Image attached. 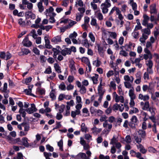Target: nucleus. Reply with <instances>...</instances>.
Here are the masks:
<instances>
[{
    "mask_svg": "<svg viewBox=\"0 0 159 159\" xmlns=\"http://www.w3.org/2000/svg\"><path fill=\"white\" fill-rule=\"evenodd\" d=\"M146 136L145 131L142 129L136 131L133 135L134 140L138 143H140L142 141V138H144Z\"/></svg>",
    "mask_w": 159,
    "mask_h": 159,
    "instance_id": "f257e3e1",
    "label": "nucleus"
},
{
    "mask_svg": "<svg viewBox=\"0 0 159 159\" xmlns=\"http://www.w3.org/2000/svg\"><path fill=\"white\" fill-rule=\"evenodd\" d=\"M17 128L19 130H20L19 134L20 135V136L26 135L30 129L29 125L24 124H21L20 125H18Z\"/></svg>",
    "mask_w": 159,
    "mask_h": 159,
    "instance_id": "f03ea898",
    "label": "nucleus"
},
{
    "mask_svg": "<svg viewBox=\"0 0 159 159\" xmlns=\"http://www.w3.org/2000/svg\"><path fill=\"white\" fill-rule=\"evenodd\" d=\"M111 6L110 0H105V2L102 3L100 6V8L103 14H106L108 12V8Z\"/></svg>",
    "mask_w": 159,
    "mask_h": 159,
    "instance_id": "7ed1b4c3",
    "label": "nucleus"
},
{
    "mask_svg": "<svg viewBox=\"0 0 159 159\" xmlns=\"http://www.w3.org/2000/svg\"><path fill=\"white\" fill-rule=\"evenodd\" d=\"M112 97L116 103L120 102L124 103V102L125 98L124 97L121 95L119 96L116 92H114L113 93Z\"/></svg>",
    "mask_w": 159,
    "mask_h": 159,
    "instance_id": "20e7f679",
    "label": "nucleus"
},
{
    "mask_svg": "<svg viewBox=\"0 0 159 159\" xmlns=\"http://www.w3.org/2000/svg\"><path fill=\"white\" fill-rule=\"evenodd\" d=\"M144 52L145 54L143 55V57L145 60H147L148 59H149V60L152 59V56L149 50L147 48H144Z\"/></svg>",
    "mask_w": 159,
    "mask_h": 159,
    "instance_id": "39448f33",
    "label": "nucleus"
},
{
    "mask_svg": "<svg viewBox=\"0 0 159 159\" xmlns=\"http://www.w3.org/2000/svg\"><path fill=\"white\" fill-rule=\"evenodd\" d=\"M135 46V44L134 43L129 42L128 43L125 44L124 47L126 51H130L133 50Z\"/></svg>",
    "mask_w": 159,
    "mask_h": 159,
    "instance_id": "423d86ee",
    "label": "nucleus"
},
{
    "mask_svg": "<svg viewBox=\"0 0 159 159\" xmlns=\"http://www.w3.org/2000/svg\"><path fill=\"white\" fill-rule=\"evenodd\" d=\"M53 11L54 9L52 7H50L49 9H46L44 13L47 16H55L56 14L53 12Z\"/></svg>",
    "mask_w": 159,
    "mask_h": 159,
    "instance_id": "0eeeda50",
    "label": "nucleus"
},
{
    "mask_svg": "<svg viewBox=\"0 0 159 159\" xmlns=\"http://www.w3.org/2000/svg\"><path fill=\"white\" fill-rule=\"evenodd\" d=\"M22 44L25 47H29L32 45V42L30 41L28 36H27L23 39Z\"/></svg>",
    "mask_w": 159,
    "mask_h": 159,
    "instance_id": "6e6552de",
    "label": "nucleus"
},
{
    "mask_svg": "<svg viewBox=\"0 0 159 159\" xmlns=\"http://www.w3.org/2000/svg\"><path fill=\"white\" fill-rule=\"evenodd\" d=\"M90 111L91 114H94L97 113L99 116H101L103 113V111L100 110H97L95 109L93 107H91L90 109Z\"/></svg>",
    "mask_w": 159,
    "mask_h": 159,
    "instance_id": "1a4fd4ad",
    "label": "nucleus"
},
{
    "mask_svg": "<svg viewBox=\"0 0 159 159\" xmlns=\"http://www.w3.org/2000/svg\"><path fill=\"white\" fill-rule=\"evenodd\" d=\"M136 79L134 82L136 84H139L141 81V74L140 71L138 72L135 74Z\"/></svg>",
    "mask_w": 159,
    "mask_h": 159,
    "instance_id": "9d476101",
    "label": "nucleus"
},
{
    "mask_svg": "<svg viewBox=\"0 0 159 159\" xmlns=\"http://www.w3.org/2000/svg\"><path fill=\"white\" fill-rule=\"evenodd\" d=\"M52 43L55 44H57L62 41L61 36L58 35L53 37L51 40Z\"/></svg>",
    "mask_w": 159,
    "mask_h": 159,
    "instance_id": "9b49d317",
    "label": "nucleus"
},
{
    "mask_svg": "<svg viewBox=\"0 0 159 159\" xmlns=\"http://www.w3.org/2000/svg\"><path fill=\"white\" fill-rule=\"evenodd\" d=\"M138 97L139 99L145 102L148 101L150 98L148 94L143 95L142 93L139 94Z\"/></svg>",
    "mask_w": 159,
    "mask_h": 159,
    "instance_id": "f8f14e48",
    "label": "nucleus"
},
{
    "mask_svg": "<svg viewBox=\"0 0 159 159\" xmlns=\"http://www.w3.org/2000/svg\"><path fill=\"white\" fill-rule=\"evenodd\" d=\"M140 105L141 106H142V109L143 110L148 111L149 107V103L148 101H146L144 102H141Z\"/></svg>",
    "mask_w": 159,
    "mask_h": 159,
    "instance_id": "ddd939ff",
    "label": "nucleus"
},
{
    "mask_svg": "<svg viewBox=\"0 0 159 159\" xmlns=\"http://www.w3.org/2000/svg\"><path fill=\"white\" fill-rule=\"evenodd\" d=\"M37 110L35 105L34 104H31V107L26 109L25 111L28 113L31 114L36 111Z\"/></svg>",
    "mask_w": 159,
    "mask_h": 159,
    "instance_id": "4468645a",
    "label": "nucleus"
},
{
    "mask_svg": "<svg viewBox=\"0 0 159 159\" xmlns=\"http://www.w3.org/2000/svg\"><path fill=\"white\" fill-rule=\"evenodd\" d=\"M94 13L96 17L99 20L101 21L103 19V16L100 10L95 11Z\"/></svg>",
    "mask_w": 159,
    "mask_h": 159,
    "instance_id": "2eb2a0df",
    "label": "nucleus"
},
{
    "mask_svg": "<svg viewBox=\"0 0 159 159\" xmlns=\"http://www.w3.org/2000/svg\"><path fill=\"white\" fill-rule=\"evenodd\" d=\"M69 68L72 72L75 73L76 69L75 65V62L72 60H70V61Z\"/></svg>",
    "mask_w": 159,
    "mask_h": 159,
    "instance_id": "dca6fc26",
    "label": "nucleus"
},
{
    "mask_svg": "<svg viewBox=\"0 0 159 159\" xmlns=\"http://www.w3.org/2000/svg\"><path fill=\"white\" fill-rule=\"evenodd\" d=\"M136 147L138 149H139V151L143 154H145L147 152V150L146 149L143 145L140 144L138 143L136 145Z\"/></svg>",
    "mask_w": 159,
    "mask_h": 159,
    "instance_id": "f3484780",
    "label": "nucleus"
},
{
    "mask_svg": "<svg viewBox=\"0 0 159 159\" xmlns=\"http://www.w3.org/2000/svg\"><path fill=\"white\" fill-rule=\"evenodd\" d=\"M134 89L132 87L129 91V95L130 98V99H135L136 95L134 93Z\"/></svg>",
    "mask_w": 159,
    "mask_h": 159,
    "instance_id": "a211bd4d",
    "label": "nucleus"
},
{
    "mask_svg": "<svg viewBox=\"0 0 159 159\" xmlns=\"http://www.w3.org/2000/svg\"><path fill=\"white\" fill-rule=\"evenodd\" d=\"M71 52L70 49L68 48H65L61 51V53L64 56H66V55H70Z\"/></svg>",
    "mask_w": 159,
    "mask_h": 159,
    "instance_id": "6ab92c4d",
    "label": "nucleus"
},
{
    "mask_svg": "<svg viewBox=\"0 0 159 159\" xmlns=\"http://www.w3.org/2000/svg\"><path fill=\"white\" fill-rule=\"evenodd\" d=\"M41 19L39 17H38L35 20V23L32 25L31 27L36 29L40 27V25L39 24L41 21Z\"/></svg>",
    "mask_w": 159,
    "mask_h": 159,
    "instance_id": "aec40b11",
    "label": "nucleus"
},
{
    "mask_svg": "<svg viewBox=\"0 0 159 159\" xmlns=\"http://www.w3.org/2000/svg\"><path fill=\"white\" fill-rule=\"evenodd\" d=\"M102 81L101 80L100 81L99 85L98 87V91L99 94L101 95H103L105 91L103 90L102 86L103 85L102 84Z\"/></svg>",
    "mask_w": 159,
    "mask_h": 159,
    "instance_id": "412c9836",
    "label": "nucleus"
},
{
    "mask_svg": "<svg viewBox=\"0 0 159 159\" xmlns=\"http://www.w3.org/2000/svg\"><path fill=\"white\" fill-rule=\"evenodd\" d=\"M76 157L78 159H90L89 157H87L85 153L83 152H80L77 155Z\"/></svg>",
    "mask_w": 159,
    "mask_h": 159,
    "instance_id": "4be33fe9",
    "label": "nucleus"
},
{
    "mask_svg": "<svg viewBox=\"0 0 159 159\" xmlns=\"http://www.w3.org/2000/svg\"><path fill=\"white\" fill-rule=\"evenodd\" d=\"M107 121L106 120L103 124V127L105 128L107 131H110L112 127V125L111 124H108Z\"/></svg>",
    "mask_w": 159,
    "mask_h": 159,
    "instance_id": "5701e85b",
    "label": "nucleus"
},
{
    "mask_svg": "<svg viewBox=\"0 0 159 159\" xmlns=\"http://www.w3.org/2000/svg\"><path fill=\"white\" fill-rule=\"evenodd\" d=\"M124 79L125 81H127L132 83L134 80V78L132 76H129L128 75H126L124 76Z\"/></svg>",
    "mask_w": 159,
    "mask_h": 159,
    "instance_id": "b1692460",
    "label": "nucleus"
},
{
    "mask_svg": "<svg viewBox=\"0 0 159 159\" xmlns=\"http://www.w3.org/2000/svg\"><path fill=\"white\" fill-rule=\"evenodd\" d=\"M91 130L93 133L94 134H97L102 131V129L101 128H97L96 126H94L91 129Z\"/></svg>",
    "mask_w": 159,
    "mask_h": 159,
    "instance_id": "393cba45",
    "label": "nucleus"
},
{
    "mask_svg": "<svg viewBox=\"0 0 159 159\" xmlns=\"http://www.w3.org/2000/svg\"><path fill=\"white\" fill-rule=\"evenodd\" d=\"M92 64L93 66L96 67H98L101 65V62L99 58L97 57L96 60L93 61Z\"/></svg>",
    "mask_w": 159,
    "mask_h": 159,
    "instance_id": "a878e982",
    "label": "nucleus"
},
{
    "mask_svg": "<svg viewBox=\"0 0 159 159\" xmlns=\"http://www.w3.org/2000/svg\"><path fill=\"white\" fill-rule=\"evenodd\" d=\"M143 20L142 22V24L143 25L146 26L147 24L148 23V21L149 19V17L146 14H144L143 16Z\"/></svg>",
    "mask_w": 159,
    "mask_h": 159,
    "instance_id": "bb28decb",
    "label": "nucleus"
},
{
    "mask_svg": "<svg viewBox=\"0 0 159 159\" xmlns=\"http://www.w3.org/2000/svg\"><path fill=\"white\" fill-rule=\"evenodd\" d=\"M25 15L28 18H30L32 19H35L36 17L35 15L31 11L26 12L25 13Z\"/></svg>",
    "mask_w": 159,
    "mask_h": 159,
    "instance_id": "cd10ccee",
    "label": "nucleus"
},
{
    "mask_svg": "<svg viewBox=\"0 0 159 159\" xmlns=\"http://www.w3.org/2000/svg\"><path fill=\"white\" fill-rule=\"evenodd\" d=\"M150 12L151 14H156L157 10L156 8V6L155 4H153L150 6Z\"/></svg>",
    "mask_w": 159,
    "mask_h": 159,
    "instance_id": "c85d7f7f",
    "label": "nucleus"
},
{
    "mask_svg": "<svg viewBox=\"0 0 159 159\" xmlns=\"http://www.w3.org/2000/svg\"><path fill=\"white\" fill-rule=\"evenodd\" d=\"M148 36H147V35L142 34V36L139 39V41L142 43L144 45L145 40L148 38Z\"/></svg>",
    "mask_w": 159,
    "mask_h": 159,
    "instance_id": "c756f323",
    "label": "nucleus"
},
{
    "mask_svg": "<svg viewBox=\"0 0 159 159\" xmlns=\"http://www.w3.org/2000/svg\"><path fill=\"white\" fill-rule=\"evenodd\" d=\"M76 23L75 21L69 20L68 21V25L66 26V28H70Z\"/></svg>",
    "mask_w": 159,
    "mask_h": 159,
    "instance_id": "7c9ffc66",
    "label": "nucleus"
},
{
    "mask_svg": "<svg viewBox=\"0 0 159 159\" xmlns=\"http://www.w3.org/2000/svg\"><path fill=\"white\" fill-rule=\"evenodd\" d=\"M75 3V6L76 7H83L84 6L82 0H76Z\"/></svg>",
    "mask_w": 159,
    "mask_h": 159,
    "instance_id": "2f4dec72",
    "label": "nucleus"
},
{
    "mask_svg": "<svg viewBox=\"0 0 159 159\" xmlns=\"http://www.w3.org/2000/svg\"><path fill=\"white\" fill-rule=\"evenodd\" d=\"M120 10L119 8L116 6L114 7L111 10L110 12L109 13V16L112 15L114 12L115 11H116V14Z\"/></svg>",
    "mask_w": 159,
    "mask_h": 159,
    "instance_id": "473e14b6",
    "label": "nucleus"
},
{
    "mask_svg": "<svg viewBox=\"0 0 159 159\" xmlns=\"http://www.w3.org/2000/svg\"><path fill=\"white\" fill-rule=\"evenodd\" d=\"M54 67L55 70L58 73H60L61 72V67L58 63H55L54 64Z\"/></svg>",
    "mask_w": 159,
    "mask_h": 159,
    "instance_id": "72a5a7b5",
    "label": "nucleus"
},
{
    "mask_svg": "<svg viewBox=\"0 0 159 159\" xmlns=\"http://www.w3.org/2000/svg\"><path fill=\"white\" fill-rule=\"evenodd\" d=\"M42 1H41L40 2L38 3V7L39 9V11L40 12H42L44 9V7L42 5Z\"/></svg>",
    "mask_w": 159,
    "mask_h": 159,
    "instance_id": "f704fd0d",
    "label": "nucleus"
},
{
    "mask_svg": "<svg viewBox=\"0 0 159 159\" xmlns=\"http://www.w3.org/2000/svg\"><path fill=\"white\" fill-rule=\"evenodd\" d=\"M98 75L97 74H95L94 76L91 77L94 84H97L98 83Z\"/></svg>",
    "mask_w": 159,
    "mask_h": 159,
    "instance_id": "c9c22d12",
    "label": "nucleus"
},
{
    "mask_svg": "<svg viewBox=\"0 0 159 159\" xmlns=\"http://www.w3.org/2000/svg\"><path fill=\"white\" fill-rule=\"evenodd\" d=\"M143 32L142 34L147 35V36L151 33V31L150 29L148 28H146L142 30Z\"/></svg>",
    "mask_w": 159,
    "mask_h": 159,
    "instance_id": "e433bc0d",
    "label": "nucleus"
},
{
    "mask_svg": "<svg viewBox=\"0 0 159 159\" xmlns=\"http://www.w3.org/2000/svg\"><path fill=\"white\" fill-rule=\"evenodd\" d=\"M59 89L61 91H65L66 90V86L63 82H61L59 85Z\"/></svg>",
    "mask_w": 159,
    "mask_h": 159,
    "instance_id": "4c0bfd02",
    "label": "nucleus"
},
{
    "mask_svg": "<svg viewBox=\"0 0 159 159\" xmlns=\"http://www.w3.org/2000/svg\"><path fill=\"white\" fill-rule=\"evenodd\" d=\"M55 93V90L53 88H52L51 91L50 92V98L52 100H54L56 98Z\"/></svg>",
    "mask_w": 159,
    "mask_h": 159,
    "instance_id": "58836bf2",
    "label": "nucleus"
},
{
    "mask_svg": "<svg viewBox=\"0 0 159 159\" xmlns=\"http://www.w3.org/2000/svg\"><path fill=\"white\" fill-rule=\"evenodd\" d=\"M146 64L148 66V67L152 68L153 65V62L151 60V59H150L146 61Z\"/></svg>",
    "mask_w": 159,
    "mask_h": 159,
    "instance_id": "ea45409f",
    "label": "nucleus"
},
{
    "mask_svg": "<svg viewBox=\"0 0 159 159\" xmlns=\"http://www.w3.org/2000/svg\"><path fill=\"white\" fill-rule=\"evenodd\" d=\"M45 91L44 89L41 88H38L37 89L36 93L38 94L43 95L44 94Z\"/></svg>",
    "mask_w": 159,
    "mask_h": 159,
    "instance_id": "a19ab883",
    "label": "nucleus"
},
{
    "mask_svg": "<svg viewBox=\"0 0 159 159\" xmlns=\"http://www.w3.org/2000/svg\"><path fill=\"white\" fill-rule=\"evenodd\" d=\"M88 36L92 42L94 43L95 42V38L94 35L92 32H90L88 34Z\"/></svg>",
    "mask_w": 159,
    "mask_h": 159,
    "instance_id": "79ce46f5",
    "label": "nucleus"
},
{
    "mask_svg": "<svg viewBox=\"0 0 159 159\" xmlns=\"http://www.w3.org/2000/svg\"><path fill=\"white\" fill-rule=\"evenodd\" d=\"M30 35L32 36L34 39H36V37L37 36V35L36 34V31L34 29H33L31 30Z\"/></svg>",
    "mask_w": 159,
    "mask_h": 159,
    "instance_id": "37998d69",
    "label": "nucleus"
},
{
    "mask_svg": "<svg viewBox=\"0 0 159 159\" xmlns=\"http://www.w3.org/2000/svg\"><path fill=\"white\" fill-rule=\"evenodd\" d=\"M32 87H31V88H29L28 89H26L25 90V93L27 95L32 96L33 97H35V96L33 94L31 93V88Z\"/></svg>",
    "mask_w": 159,
    "mask_h": 159,
    "instance_id": "c03bdc74",
    "label": "nucleus"
},
{
    "mask_svg": "<svg viewBox=\"0 0 159 159\" xmlns=\"http://www.w3.org/2000/svg\"><path fill=\"white\" fill-rule=\"evenodd\" d=\"M139 112L138 109L135 107H133L132 110H130L129 111L130 114L132 115L134 113H136Z\"/></svg>",
    "mask_w": 159,
    "mask_h": 159,
    "instance_id": "a18cd8bd",
    "label": "nucleus"
},
{
    "mask_svg": "<svg viewBox=\"0 0 159 159\" xmlns=\"http://www.w3.org/2000/svg\"><path fill=\"white\" fill-rule=\"evenodd\" d=\"M84 138L88 142L92 140V136L89 134H86L84 135Z\"/></svg>",
    "mask_w": 159,
    "mask_h": 159,
    "instance_id": "49530a36",
    "label": "nucleus"
},
{
    "mask_svg": "<svg viewBox=\"0 0 159 159\" xmlns=\"http://www.w3.org/2000/svg\"><path fill=\"white\" fill-rule=\"evenodd\" d=\"M87 128L84 123H82L81 126V130L83 132H86L87 131Z\"/></svg>",
    "mask_w": 159,
    "mask_h": 159,
    "instance_id": "de8ad7c7",
    "label": "nucleus"
},
{
    "mask_svg": "<svg viewBox=\"0 0 159 159\" xmlns=\"http://www.w3.org/2000/svg\"><path fill=\"white\" fill-rule=\"evenodd\" d=\"M83 45L86 48H89V45L88 43V40L87 39H84L83 40L82 43Z\"/></svg>",
    "mask_w": 159,
    "mask_h": 159,
    "instance_id": "09e8293b",
    "label": "nucleus"
},
{
    "mask_svg": "<svg viewBox=\"0 0 159 159\" xmlns=\"http://www.w3.org/2000/svg\"><path fill=\"white\" fill-rule=\"evenodd\" d=\"M57 145L59 147V150L61 151H63V142L62 139H61L57 143Z\"/></svg>",
    "mask_w": 159,
    "mask_h": 159,
    "instance_id": "8fccbe9b",
    "label": "nucleus"
},
{
    "mask_svg": "<svg viewBox=\"0 0 159 159\" xmlns=\"http://www.w3.org/2000/svg\"><path fill=\"white\" fill-rule=\"evenodd\" d=\"M132 36L135 39H138L139 37V32L134 30L132 33Z\"/></svg>",
    "mask_w": 159,
    "mask_h": 159,
    "instance_id": "3c124183",
    "label": "nucleus"
},
{
    "mask_svg": "<svg viewBox=\"0 0 159 159\" xmlns=\"http://www.w3.org/2000/svg\"><path fill=\"white\" fill-rule=\"evenodd\" d=\"M82 112L84 114V116H88L89 115V111L86 108H84L83 109Z\"/></svg>",
    "mask_w": 159,
    "mask_h": 159,
    "instance_id": "603ef678",
    "label": "nucleus"
},
{
    "mask_svg": "<svg viewBox=\"0 0 159 159\" xmlns=\"http://www.w3.org/2000/svg\"><path fill=\"white\" fill-rule=\"evenodd\" d=\"M81 61L85 63L87 65L90 63L89 59L87 57H83L82 58Z\"/></svg>",
    "mask_w": 159,
    "mask_h": 159,
    "instance_id": "864d4df0",
    "label": "nucleus"
},
{
    "mask_svg": "<svg viewBox=\"0 0 159 159\" xmlns=\"http://www.w3.org/2000/svg\"><path fill=\"white\" fill-rule=\"evenodd\" d=\"M80 88V92L81 94H84L86 93V89L84 86L82 85V87Z\"/></svg>",
    "mask_w": 159,
    "mask_h": 159,
    "instance_id": "5fc2aeb1",
    "label": "nucleus"
},
{
    "mask_svg": "<svg viewBox=\"0 0 159 159\" xmlns=\"http://www.w3.org/2000/svg\"><path fill=\"white\" fill-rule=\"evenodd\" d=\"M67 105L66 107H70V106H73L75 104L74 101L73 100H70L69 102H68L66 103Z\"/></svg>",
    "mask_w": 159,
    "mask_h": 159,
    "instance_id": "6e6d98bb",
    "label": "nucleus"
},
{
    "mask_svg": "<svg viewBox=\"0 0 159 159\" xmlns=\"http://www.w3.org/2000/svg\"><path fill=\"white\" fill-rule=\"evenodd\" d=\"M124 84L125 87L128 89H131L132 87V85L130 83L127 81H125L124 82Z\"/></svg>",
    "mask_w": 159,
    "mask_h": 159,
    "instance_id": "4d7b16f0",
    "label": "nucleus"
},
{
    "mask_svg": "<svg viewBox=\"0 0 159 159\" xmlns=\"http://www.w3.org/2000/svg\"><path fill=\"white\" fill-rule=\"evenodd\" d=\"M41 139V137L40 135L39 134H37L36 135V140L34 141V143L35 144H37Z\"/></svg>",
    "mask_w": 159,
    "mask_h": 159,
    "instance_id": "13d9d810",
    "label": "nucleus"
},
{
    "mask_svg": "<svg viewBox=\"0 0 159 159\" xmlns=\"http://www.w3.org/2000/svg\"><path fill=\"white\" fill-rule=\"evenodd\" d=\"M43 154L46 159H51L49 157L52 156V154L51 153L44 152L43 153Z\"/></svg>",
    "mask_w": 159,
    "mask_h": 159,
    "instance_id": "bf43d9fd",
    "label": "nucleus"
},
{
    "mask_svg": "<svg viewBox=\"0 0 159 159\" xmlns=\"http://www.w3.org/2000/svg\"><path fill=\"white\" fill-rule=\"evenodd\" d=\"M22 143L25 146L28 145V143L27 141L28 139L26 138H23L22 139Z\"/></svg>",
    "mask_w": 159,
    "mask_h": 159,
    "instance_id": "052dcab7",
    "label": "nucleus"
},
{
    "mask_svg": "<svg viewBox=\"0 0 159 159\" xmlns=\"http://www.w3.org/2000/svg\"><path fill=\"white\" fill-rule=\"evenodd\" d=\"M148 151L151 153H156L157 151L153 147H149L148 148Z\"/></svg>",
    "mask_w": 159,
    "mask_h": 159,
    "instance_id": "680f3d73",
    "label": "nucleus"
},
{
    "mask_svg": "<svg viewBox=\"0 0 159 159\" xmlns=\"http://www.w3.org/2000/svg\"><path fill=\"white\" fill-rule=\"evenodd\" d=\"M110 32L107 30H104L103 31L102 35L103 36L107 38V36H109Z\"/></svg>",
    "mask_w": 159,
    "mask_h": 159,
    "instance_id": "e2e57ef3",
    "label": "nucleus"
},
{
    "mask_svg": "<svg viewBox=\"0 0 159 159\" xmlns=\"http://www.w3.org/2000/svg\"><path fill=\"white\" fill-rule=\"evenodd\" d=\"M91 6L93 9L94 11L98 10V7L97 5L93 2H91L90 3Z\"/></svg>",
    "mask_w": 159,
    "mask_h": 159,
    "instance_id": "0e129e2a",
    "label": "nucleus"
},
{
    "mask_svg": "<svg viewBox=\"0 0 159 159\" xmlns=\"http://www.w3.org/2000/svg\"><path fill=\"white\" fill-rule=\"evenodd\" d=\"M116 36L117 34L115 32H110L109 37H111L114 39H116Z\"/></svg>",
    "mask_w": 159,
    "mask_h": 159,
    "instance_id": "69168bd1",
    "label": "nucleus"
},
{
    "mask_svg": "<svg viewBox=\"0 0 159 159\" xmlns=\"http://www.w3.org/2000/svg\"><path fill=\"white\" fill-rule=\"evenodd\" d=\"M119 54L121 56L125 57L127 56L128 53L125 51L122 50L120 51Z\"/></svg>",
    "mask_w": 159,
    "mask_h": 159,
    "instance_id": "338daca9",
    "label": "nucleus"
},
{
    "mask_svg": "<svg viewBox=\"0 0 159 159\" xmlns=\"http://www.w3.org/2000/svg\"><path fill=\"white\" fill-rule=\"evenodd\" d=\"M66 88V89L68 91L71 90L73 89L74 86L70 84L67 86Z\"/></svg>",
    "mask_w": 159,
    "mask_h": 159,
    "instance_id": "774afa93",
    "label": "nucleus"
}]
</instances>
